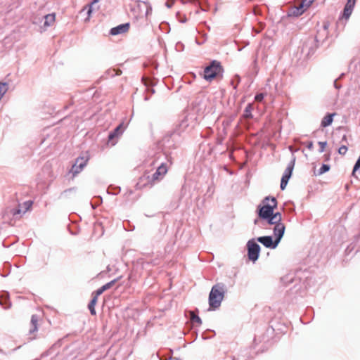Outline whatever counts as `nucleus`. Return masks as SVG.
<instances>
[{"mask_svg": "<svg viewBox=\"0 0 360 360\" xmlns=\"http://www.w3.org/2000/svg\"><path fill=\"white\" fill-rule=\"evenodd\" d=\"M167 167L165 163L161 164L156 170V172L150 177L149 175L144 174L140 177L136 187L139 189H142L148 185L153 186L157 181H159L163 179V177L167 173Z\"/></svg>", "mask_w": 360, "mask_h": 360, "instance_id": "nucleus-1", "label": "nucleus"}, {"mask_svg": "<svg viewBox=\"0 0 360 360\" xmlns=\"http://www.w3.org/2000/svg\"><path fill=\"white\" fill-rule=\"evenodd\" d=\"M285 226L284 224H279L274 226V233L276 236V240L273 242L271 236H262L257 238V241L263 244L266 248H275L281 239L282 238Z\"/></svg>", "mask_w": 360, "mask_h": 360, "instance_id": "nucleus-2", "label": "nucleus"}, {"mask_svg": "<svg viewBox=\"0 0 360 360\" xmlns=\"http://www.w3.org/2000/svg\"><path fill=\"white\" fill-rule=\"evenodd\" d=\"M224 69L217 60H213L204 70L203 77L208 82H212L216 79H221L223 77Z\"/></svg>", "mask_w": 360, "mask_h": 360, "instance_id": "nucleus-3", "label": "nucleus"}, {"mask_svg": "<svg viewBox=\"0 0 360 360\" xmlns=\"http://www.w3.org/2000/svg\"><path fill=\"white\" fill-rule=\"evenodd\" d=\"M224 297L223 285L217 284L214 285L209 295V304L212 309L219 308Z\"/></svg>", "mask_w": 360, "mask_h": 360, "instance_id": "nucleus-4", "label": "nucleus"}, {"mask_svg": "<svg viewBox=\"0 0 360 360\" xmlns=\"http://www.w3.org/2000/svg\"><path fill=\"white\" fill-rule=\"evenodd\" d=\"M259 216L262 219H267L270 224H275L276 226L282 224L281 222L282 219L281 214L279 212L274 214V210L264 204L259 208Z\"/></svg>", "mask_w": 360, "mask_h": 360, "instance_id": "nucleus-5", "label": "nucleus"}, {"mask_svg": "<svg viewBox=\"0 0 360 360\" xmlns=\"http://www.w3.org/2000/svg\"><path fill=\"white\" fill-rule=\"evenodd\" d=\"M117 281V279H114L110 282H108L106 284L103 285V286H101L100 288H98L97 290L94 291L92 293V300H91L88 305V308L91 315L95 316L96 314L95 306L97 304L98 296L101 295L104 291L112 288Z\"/></svg>", "mask_w": 360, "mask_h": 360, "instance_id": "nucleus-6", "label": "nucleus"}, {"mask_svg": "<svg viewBox=\"0 0 360 360\" xmlns=\"http://www.w3.org/2000/svg\"><path fill=\"white\" fill-rule=\"evenodd\" d=\"M248 256L250 260L255 262L259 257L260 247L253 240H249L247 243Z\"/></svg>", "mask_w": 360, "mask_h": 360, "instance_id": "nucleus-7", "label": "nucleus"}, {"mask_svg": "<svg viewBox=\"0 0 360 360\" xmlns=\"http://www.w3.org/2000/svg\"><path fill=\"white\" fill-rule=\"evenodd\" d=\"M356 3V0H347L343 9L342 14L340 18V20H349V17L351 16L353 12V9L355 6Z\"/></svg>", "mask_w": 360, "mask_h": 360, "instance_id": "nucleus-8", "label": "nucleus"}, {"mask_svg": "<svg viewBox=\"0 0 360 360\" xmlns=\"http://www.w3.org/2000/svg\"><path fill=\"white\" fill-rule=\"evenodd\" d=\"M87 162V159L84 158H79L76 160L75 165H72L70 172L72 174L73 176H75L77 174H79L83 168L86 166Z\"/></svg>", "mask_w": 360, "mask_h": 360, "instance_id": "nucleus-9", "label": "nucleus"}, {"mask_svg": "<svg viewBox=\"0 0 360 360\" xmlns=\"http://www.w3.org/2000/svg\"><path fill=\"white\" fill-rule=\"evenodd\" d=\"M124 131L123 123H121L118 125L115 129L111 132L108 136V142L111 143L112 146H114L116 141H114L115 138H118L122 134Z\"/></svg>", "mask_w": 360, "mask_h": 360, "instance_id": "nucleus-10", "label": "nucleus"}, {"mask_svg": "<svg viewBox=\"0 0 360 360\" xmlns=\"http://www.w3.org/2000/svg\"><path fill=\"white\" fill-rule=\"evenodd\" d=\"M129 29V23H124L113 27L110 30L112 35H117L127 32Z\"/></svg>", "mask_w": 360, "mask_h": 360, "instance_id": "nucleus-11", "label": "nucleus"}, {"mask_svg": "<svg viewBox=\"0 0 360 360\" xmlns=\"http://www.w3.org/2000/svg\"><path fill=\"white\" fill-rule=\"evenodd\" d=\"M335 115H336V113H331V114H328L327 115H326L321 121V127H326L330 125L333 122V117Z\"/></svg>", "mask_w": 360, "mask_h": 360, "instance_id": "nucleus-12", "label": "nucleus"}, {"mask_svg": "<svg viewBox=\"0 0 360 360\" xmlns=\"http://www.w3.org/2000/svg\"><path fill=\"white\" fill-rule=\"evenodd\" d=\"M263 204L274 210L277 207V200L274 197H266L263 200Z\"/></svg>", "mask_w": 360, "mask_h": 360, "instance_id": "nucleus-13", "label": "nucleus"}, {"mask_svg": "<svg viewBox=\"0 0 360 360\" xmlns=\"http://www.w3.org/2000/svg\"><path fill=\"white\" fill-rule=\"evenodd\" d=\"M44 18H45V21H44V26L45 27L51 26L54 23V22L56 20V14L51 13V14L46 15L44 16Z\"/></svg>", "mask_w": 360, "mask_h": 360, "instance_id": "nucleus-14", "label": "nucleus"}, {"mask_svg": "<svg viewBox=\"0 0 360 360\" xmlns=\"http://www.w3.org/2000/svg\"><path fill=\"white\" fill-rule=\"evenodd\" d=\"M98 1H99V0H94L90 4L86 6L84 8V9L82 10V11H84V10L87 11V17L85 19L86 21L89 20L92 11H93V6L96 4H97Z\"/></svg>", "mask_w": 360, "mask_h": 360, "instance_id": "nucleus-15", "label": "nucleus"}, {"mask_svg": "<svg viewBox=\"0 0 360 360\" xmlns=\"http://www.w3.org/2000/svg\"><path fill=\"white\" fill-rule=\"evenodd\" d=\"M294 166H295V160L290 161V162L288 165L283 174L290 177L292 175L293 169H294Z\"/></svg>", "mask_w": 360, "mask_h": 360, "instance_id": "nucleus-16", "label": "nucleus"}, {"mask_svg": "<svg viewBox=\"0 0 360 360\" xmlns=\"http://www.w3.org/2000/svg\"><path fill=\"white\" fill-rule=\"evenodd\" d=\"M39 318L37 315H32L31 318L32 328L30 332H35L37 330Z\"/></svg>", "mask_w": 360, "mask_h": 360, "instance_id": "nucleus-17", "label": "nucleus"}, {"mask_svg": "<svg viewBox=\"0 0 360 360\" xmlns=\"http://www.w3.org/2000/svg\"><path fill=\"white\" fill-rule=\"evenodd\" d=\"M0 304L5 308H8L11 306L10 302L8 300L6 295H2L0 296Z\"/></svg>", "mask_w": 360, "mask_h": 360, "instance_id": "nucleus-18", "label": "nucleus"}, {"mask_svg": "<svg viewBox=\"0 0 360 360\" xmlns=\"http://www.w3.org/2000/svg\"><path fill=\"white\" fill-rule=\"evenodd\" d=\"M190 316H191V321L193 323H196L198 325H200L202 323V321L200 318L196 315L193 311H190Z\"/></svg>", "mask_w": 360, "mask_h": 360, "instance_id": "nucleus-19", "label": "nucleus"}, {"mask_svg": "<svg viewBox=\"0 0 360 360\" xmlns=\"http://www.w3.org/2000/svg\"><path fill=\"white\" fill-rule=\"evenodd\" d=\"M290 178V177L283 174V176L281 178V190H284Z\"/></svg>", "mask_w": 360, "mask_h": 360, "instance_id": "nucleus-20", "label": "nucleus"}, {"mask_svg": "<svg viewBox=\"0 0 360 360\" xmlns=\"http://www.w3.org/2000/svg\"><path fill=\"white\" fill-rule=\"evenodd\" d=\"M304 11V4L303 2L300 4L298 7L295 8V10L293 11V14L295 15H300Z\"/></svg>", "mask_w": 360, "mask_h": 360, "instance_id": "nucleus-21", "label": "nucleus"}, {"mask_svg": "<svg viewBox=\"0 0 360 360\" xmlns=\"http://www.w3.org/2000/svg\"><path fill=\"white\" fill-rule=\"evenodd\" d=\"M8 90L6 83H0V100Z\"/></svg>", "mask_w": 360, "mask_h": 360, "instance_id": "nucleus-22", "label": "nucleus"}, {"mask_svg": "<svg viewBox=\"0 0 360 360\" xmlns=\"http://www.w3.org/2000/svg\"><path fill=\"white\" fill-rule=\"evenodd\" d=\"M33 205V202L32 200H27L22 204V207L24 208V212L30 210L32 208Z\"/></svg>", "mask_w": 360, "mask_h": 360, "instance_id": "nucleus-23", "label": "nucleus"}, {"mask_svg": "<svg viewBox=\"0 0 360 360\" xmlns=\"http://www.w3.org/2000/svg\"><path fill=\"white\" fill-rule=\"evenodd\" d=\"M252 110V105L248 104V106L245 108V117H252L251 111Z\"/></svg>", "mask_w": 360, "mask_h": 360, "instance_id": "nucleus-24", "label": "nucleus"}, {"mask_svg": "<svg viewBox=\"0 0 360 360\" xmlns=\"http://www.w3.org/2000/svg\"><path fill=\"white\" fill-rule=\"evenodd\" d=\"M347 147L345 146V145H343L342 146H340L338 149V153L342 155H344L346 154V153L347 152Z\"/></svg>", "mask_w": 360, "mask_h": 360, "instance_id": "nucleus-25", "label": "nucleus"}, {"mask_svg": "<svg viewBox=\"0 0 360 360\" xmlns=\"http://www.w3.org/2000/svg\"><path fill=\"white\" fill-rule=\"evenodd\" d=\"M330 169L329 165H323L322 167L319 169V174H322L326 172H328Z\"/></svg>", "mask_w": 360, "mask_h": 360, "instance_id": "nucleus-26", "label": "nucleus"}, {"mask_svg": "<svg viewBox=\"0 0 360 360\" xmlns=\"http://www.w3.org/2000/svg\"><path fill=\"white\" fill-rule=\"evenodd\" d=\"M264 98V94L262 93L258 94L255 96V100L257 102H262Z\"/></svg>", "mask_w": 360, "mask_h": 360, "instance_id": "nucleus-27", "label": "nucleus"}, {"mask_svg": "<svg viewBox=\"0 0 360 360\" xmlns=\"http://www.w3.org/2000/svg\"><path fill=\"white\" fill-rule=\"evenodd\" d=\"M319 145L321 147L320 152L322 153V152L324 151V150H325V148L326 147L327 143H326V141H323V142L320 141V142H319Z\"/></svg>", "mask_w": 360, "mask_h": 360, "instance_id": "nucleus-28", "label": "nucleus"}, {"mask_svg": "<svg viewBox=\"0 0 360 360\" xmlns=\"http://www.w3.org/2000/svg\"><path fill=\"white\" fill-rule=\"evenodd\" d=\"M21 213V210L20 208H18V209H15V210H11V214L13 215V216H15L17 214H20Z\"/></svg>", "mask_w": 360, "mask_h": 360, "instance_id": "nucleus-29", "label": "nucleus"}, {"mask_svg": "<svg viewBox=\"0 0 360 360\" xmlns=\"http://www.w3.org/2000/svg\"><path fill=\"white\" fill-rule=\"evenodd\" d=\"M307 148L309 149H312L313 148V142L312 141H310V142L308 143Z\"/></svg>", "mask_w": 360, "mask_h": 360, "instance_id": "nucleus-30", "label": "nucleus"}, {"mask_svg": "<svg viewBox=\"0 0 360 360\" xmlns=\"http://www.w3.org/2000/svg\"><path fill=\"white\" fill-rule=\"evenodd\" d=\"M342 141L343 142H345V143H347V135H344V136H342Z\"/></svg>", "mask_w": 360, "mask_h": 360, "instance_id": "nucleus-31", "label": "nucleus"}]
</instances>
